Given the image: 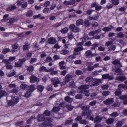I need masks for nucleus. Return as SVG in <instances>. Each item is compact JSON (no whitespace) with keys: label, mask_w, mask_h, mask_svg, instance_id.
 Listing matches in <instances>:
<instances>
[{"label":"nucleus","mask_w":127,"mask_h":127,"mask_svg":"<svg viewBox=\"0 0 127 127\" xmlns=\"http://www.w3.org/2000/svg\"><path fill=\"white\" fill-rule=\"evenodd\" d=\"M36 118L38 122L45 121V123L47 126H52V125L51 123L53 121V119L50 118H46L43 114H38Z\"/></svg>","instance_id":"f257e3e1"},{"label":"nucleus","mask_w":127,"mask_h":127,"mask_svg":"<svg viewBox=\"0 0 127 127\" xmlns=\"http://www.w3.org/2000/svg\"><path fill=\"white\" fill-rule=\"evenodd\" d=\"M124 35L123 33L121 32L118 33L117 35V37L120 38H122L124 37Z\"/></svg>","instance_id":"3c124183"},{"label":"nucleus","mask_w":127,"mask_h":127,"mask_svg":"<svg viewBox=\"0 0 127 127\" xmlns=\"http://www.w3.org/2000/svg\"><path fill=\"white\" fill-rule=\"evenodd\" d=\"M76 99H81L82 98V95L81 94H78L76 95L75 96Z\"/></svg>","instance_id":"09e8293b"},{"label":"nucleus","mask_w":127,"mask_h":127,"mask_svg":"<svg viewBox=\"0 0 127 127\" xmlns=\"http://www.w3.org/2000/svg\"><path fill=\"white\" fill-rule=\"evenodd\" d=\"M76 25L77 26L83 25L84 24L83 20L81 19H78L76 21Z\"/></svg>","instance_id":"412c9836"},{"label":"nucleus","mask_w":127,"mask_h":127,"mask_svg":"<svg viewBox=\"0 0 127 127\" xmlns=\"http://www.w3.org/2000/svg\"><path fill=\"white\" fill-rule=\"evenodd\" d=\"M99 44L97 43H95L92 45V47L91 48L92 50H95V48L98 47L99 46Z\"/></svg>","instance_id":"473e14b6"},{"label":"nucleus","mask_w":127,"mask_h":127,"mask_svg":"<svg viewBox=\"0 0 127 127\" xmlns=\"http://www.w3.org/2000/svg\"><path fill=\"white\" fill-rule=\"evenodd\" d=\"M114 119L113 118H110L107 119L106 120V122L108 124H112L114 122Z\"/></svg>","instance_id":"aec40b11"},{"label":"nucleus","mask_w":127,"mask_h":127,"mask_svg":"<svg viewBox=\"0 0 127 127\" xmlns=\"http://www.w3.org/2000/svg\"><path fill=\"white\" fill-rule=\"evenodd\" d=\"M19 47V45L17 42H16L12 45V49L11 50V52H14L16 51V49H17Z\"/></svg>","instance_id":"9d476101"},{"label":"nucleus","mask_w":127,"mask_h":127,"mask_svg":"<svg viewBox=\"0 0 127 127\" xmlns=\"http://www.w3.org/2000/svg\"><path fill=\"white\" fill-rule=\"evenodd\" d=\"M111 2L115 5H117L119 3V0H111Z\"/></svg>","instance_id":"c756f323"},{"label":"nucleus","mask_w":127,"mask_h":127,"mask_svg":"<svg viewBox=\"0 0 127 127\" xmlns=\"http://www.w3.org/2000/svg\"><path fill=\"white\" fill-rule=\"evenodd\" d=\"M73 120H67L65 122V125H71L73 123Z\"/></svg>","instance_id":"c03bdc74"},{"label":"nucleus","mask_w":127,"mask_h":127,"mask_svg":"<svg viewBox=\"0 0 127 127\" xmlns=\"http://www.w3.org/2000/svg\"><path fill=\"white\" fill-rule=\"evenodd\" d=\"M65 100L67 102L70 103L72 101V100L69 96H67L65 98Z\"/></svg>","instance_id":"4c0bfd02"},{"label":"nucleus","mask_w":127,"mask_h":127,"mask_svg":"<svg viewBox=\"0 0 127 127\" xmlns=\"http://www.w3.org/2000/svg\"><path fill=\"white\" fill-rule=\"evenodd\" d=\"M111 30V28L108 27H104L102 29L103 31L106 32L109 31H110Z\"/></svg>","instance_id":"8fccbe9b"},{"label":"nucleus","mask_w":127,"mask_h":127,"mask_svg":"<svg viewBox=\"0 0 127 127\" xmlns=\"http://www.w3.org/2000/svg\"><path fill=\"white\" fill-rule=\"evenodd\" d=\"M96 80V79L93 78L91 76L88 77L85 79L86 82L92 83Z\"/></svg>","instance_id":"4468645a"},{"label":"nucleus","mask_w":127,"mask_h":127,"mask_svg":"<svg viewBox=\"0 0 127 127\" xmlns=\"http://www.w3.org/2000/svg\"><path fill=\"white\" fill-rule=\"evenodd\" d=\"M122 93V91L121 89H117L115 91L114 94L116 96L119 97L121 95Z\"/></svg>","instance_id":"a211bd4d"},{"label":"nucleus","mask_w":127,"mask_h":127,"mask_svg":"<svg viewBox=\"0 0 127 127\" xmlns=\"http://www.w3.org/2000/svg\"><path fill=\"white\" fill-rule=\"evenodd\" d=\"M66 107L68 109L69 111L72 110L73 108V107L72 106L69 105H67Z\"/></svg>","instance_id":"6e6d98bb"},{"label":"nucleus","mask_w":127,"mask_h":127,"mask_svg":"<svg viewBox=\"0 0 127 127\" xmlns=\"http://www.w3.org/2000/svg\"><path fill=\"white\" fill-rule=\"evenodd\" d=\"M41 15L40 14H39L37 15H34L33 17V18L34 19H36L39 18L40 19H45V17L44 16H41Z\"/></svg>","instance_id":"a878e982"},{"label":"nucleus","mask_w":127,"mask_h":127,"mask_svg":"<svg viewBox=\"0 0 127 127\" xmlns=\"http://www.w3.org/2000/svg\"><path fill=\"white\" fill-rule=\"evenodd\" d=\"M109 74H106L102 75V78L104 79H107Z\"/></svg>","instance_id":"052dcab7"},{"label":"nucleus","mask_w":127,"mask_h":127,"mask_svg":"<svg viewBox=\"0 0 127 127\" xmlns=\"http://www.w3.org/2000/svg\"><path fill=\"white\" fill-rule=\"evenodd\" d=\"M47 69L45 67L43 66L40 67L39 71L40 72H42L45 71L46 72Z\"/></svg>","instance_id":"f704fd0d"},{"label":"nucleus","mask_w":127,"mask_h":127,"mask_svg":"<svg viewBox=\"0 0 127 127\" xmlns=\"http://www.w3.org/2000/svg\"><path fill=\"white\" fill-rule=\"evenodd\" d=\"M43 114L44 116H49L50 115L51 112L49 110H46L44 111Z\"/></svg>","instance_id":"cd10ccee"},{"label":"nucleus","mask_w":127,"mask_h":127,"mask_svg":"<svg viewBox=\"0 0 127 127\" xmlns=\"http://www.w3.org/2000/svg\"><path fill=\"white\" fill-rule=\"evenodd\" d=\"M30 82L31 83H34L37 82H39V81L38 78L35 76L32 75L30 78Z\"/></svg>","instance_id":"423d86ee"},{"label":"nucleus","mask_w":127,"mask_h":127,"mask_svg":"<svg viewBox=\"0 0 127 127\" xmlns=\"http://www.w3.org/2000/svg\"><path fill=\"white\" fill-rule=\"evenodd\" d=\"M114 102V99L112 98H108L103 101L104 103L107 105L111 104Z\"/></svg>","instance_id":"6e6552de"},{"label":"nucleus","mask_w":127,"mask_h":127,"mask_svg":"<svg viewBox=\"0 0 127 127\" xmlns=\"http://www.w3.org/2000/svg\"><path fill=\"white\" fill-rule=\"evenodd\" d=\"M57 42L56 39L54 37H50L48 39V42L49 44H54Z\"/></svg>","instance_id":"1a4fd4ad"},{"label":"nucleus","mask_w":127,"mask_h":127,"mask_svg":"<svg viewBox=\"0 0 127 127\" xmlns=\"http://www.w3.org/2000/svg\"><path fill=\"white\" fill-rule=\"evenodd\" d=\"M91 25L92 26L95 28L96 27L98 26V24L96 22H94L92 23Z\"/></svg>","instance_id":"69168bd1"},{"label":"nucleus","mask_w":127,"mask_h":127,"mask_svg":"<svg viewBox=\"0 0 127 127\" xmlns=\"http://www.w3.org/2000/svg\"><path fill=\"white\" fill-rule=\"evenodd\" d=\"M36 89L34 85H31L29 86V91L32 93Z\"/></svg>","instance_id":"c85d7f7f"},{"label":"nucleus","mask_w":127,"mask_h":127,"mask_svg":"<svg viewBox=\"0 0 127 127\" xmlns=\"http://www.w3.org/2000/svg\"><path fill=\"white\" fill-rule=\"evenodd\" d=\"M90 108V106L88 105L84 106L81 107L82 109L84 110L83 112L85 111L86 112L87 111L88 112L90 110H89Z\"/></svg>","instance_id":"4be33fe9"},{"label":"nucleus","mask_w":127,"mask_h":127,"mask_svg":"<svg viewBox=\"0 0 127 127\" xmlns=\"http://www.w3.org/2000/svg\"><path fill=\"white\" fill-rule=\"evenodd\" d=\"M19 62L22 65V64L25 62L26 59L25 58H23L22 59H19Z\"/></svg>","instance_id":"bf43d9fd"},{"label":"nucleus","mask_w":127,"mask_h":127,"mask_svg":"<svg viewBox=\"0 0 127 127\" xmlns=\"http://www.w3.org/2000/svg\"><path fill=\"white\" fill-rule=\"evenodd\" d=\"M120 63V62L119 60H115L114 61L112 62V64L114 65H116Z\"/></svg>","instance_id":"774afa93"},{"label":"nucleus","mask_w":127,"mask_h":127,"mask_svg":"<svg viewBox=\"0 0 127 127\" xmlns=\"http://www.w3.org/2000/svg\"><path fill=\"white\" fill-rule=\"evenodd\" d=\"M24 122L23 121L17 122L15 123L16 125L17 126H19L22 125Z\"/></svg>","instance_id":"4d7b16f0"},{"label":"nucleus","mask_w":127,"mask_h":127,"mask_svg":"<svg viewBox=\"0 0 127 127\" xmlns=\"http://www.w3.org/2000/svg\"><path fill=\"white\" fill-rule=\"evenodd\" d=\"M100 82V80L96 79V80L92 82V84L90 85V86L91 87L97 86L99 84Z\"/></svg>","instance_id":"9b49d317"},{"label":"nucleus","mask_w":127,"mask_h":127,"mask_svg":"<svg viewBox=\"0 0 127 127\" xmlns=\"http://www.w3.org/2000/svg\"><path fill=\"white\" fill-rule=\"evenodd\" d=\"M15 20L13 18H11L9 20V22L7 23V24L8 25V24L9 23V25H11L13 24L15 22Z\"/></svg>","instance_id":"37998d69"},{"label":"nucleus","mask_w":127,"mask_h":127,"mask_svg":"<svg viewBox=\"0 0 127 127\" xmlns=\"http://www.w3.org/2000/svg\"><path fill=\"white\" fill-rule=\"evenodd\" d=\"M84 25L85 26L87 27H89L90 25V22L89 21L87 20L85 21L84 22Z\"/></svg>","instance_id":"680f3d73"},{"label":"nucleus","mask_w":127,"mask_h":127,"mask_svg":"<svg viewBox=\"0 0 127 127\" xmlns=\"http://www.w3.org/2000/svg\"><path fill=\"white\" fill-rule=\"evenodd\" d=\"M17 7L14 5H12L11 7H8L6 9V10L8 11H10L16 9Z\"/></svg>","instance_id":"393cba45"},{"label":"nucleus","mask_w":127,"mask_h":127,"mask_svg":"<svg viewBox=\"0 0 127 127\" xmlns=\"http://www.w3.org/2000/svg\"><path fill=\"white\" fill-rule=\"evenodd\" d=\"M98 18L99 16L98 14H95L93 16H90L89 18V19L91 20H96L98 19Z\"/></svg>","instance_id":"f3484780"},{"label":"nucleus","mask_w":127,"mask_h":127,"mask_svg":"<svg viewBox=\"0 0 127 127\" xmlns=\"http://www.w3.org/2000/svg\"><path fill=\"white\" fill-rule=\"evenodd\" d=\"M118 115V114L116 112H114L112 113L111 114L110 116L112 117H116Z\"/></svg>","instance_id":"13d9d810"},{"label":"nucleus","mask_w":127,"mask_h":127,"mask_svg":"<svg viewBox=\"0 0 127 127\" xmlns=\"http://www.w3.org/2000/svg\"><path fill=\"white\" fill-rule=\"evenodd\" d=\"M68 30V28L67 27H65L62 29L61 30V32L63 34H64L67 33Z\"/></svg>","instance_id":"7c9ffc66"},{"label":"nucleus","mask_w":127,"mask_h":127,"mask_svg":"<svg viewBox=\"0 0 127 127\" xmlns=\"http://www.w3.org/2000/svg\"><path fill=\"white\" fill-rule=\"evenodd\" d=\"M34 67L32 66L27 67V70L28 71L32 72L34 70Z\"/></svg>","instance_id":"2f4dec72"},{"label":"nucleus","mask_w":127,"mask_h":127,"mask_svg":"<svg viewBox=\"0 0 127 127\" xmlns=\"http://www.w3.org/2000/svg\"><path fill=\"white\" fill-rule=\"evenodd\" d=\"M113 70H114V72L116 73H119L122 72L121 69L119 68L114 69Z\"/></svg>","instance_id":"de8ad7c7"},{"label":"nucleus","mask_w":127,"mask_h":127,"mask_svg":"<svg viewBox=\"0 0 127 127\" xmlns=\"http://www.w3.org/2000/svg\"><path fill=\"white\" fill-rule=\"evenodd\" d=\"M10 51H11V50L9 48H6L3 49L2 53L4 54H5Z\"/></svg>","instance_id":"49530a36"},{"label":"nucleus","mask_w":127,"mask_h":127,"mask_svg":"<svg viewBox=\"0 0 127 127\" xmlns=\"http://www.w3.org/2000/svg\"><path fill=\"white\" fill-rule=\"evenodd\" d=\"M52 85H53L52 84L48 85L47 87V89L48 91H52L53 89Z\"/></svg>","instance_id":"58836bf2"},{"label":"nucleus","mask_w":127,"mask_h":127,"mask_svg":"<svg viewBox=\"0 0 127 127\" xmlns=\"http://www.w3.org/2000/svg\"><path fill=\"white\" fill-rule=\"evenodd\" d=\"M124 120V119H123L121 121H118L115 125V126L116 127H121L124 123L123 122Z\"/></svg>","instance_id":"6ab92c4d"},{"label":"nucleus","mask_w":127,"mask_h":127,"mask_svg":"<svg viewBox=\"0 0 127 127\" xmlns=\"http://www.w3.org/2000/svg\"><path fill=\"white\" fill-rule=\"evenodd\" d=\"M37 58H31L30 60V63L31 64H33L34 63L36 62L37 61Z\"/></svg>","instance_id":"338daca9"},{"label":"nucleus","mask_w":127,"mask_h":127,"mask_svg":"<svg viewBox=\"0 0 127 127\" xmlns=\"http://www.w3.org/2000/svg\"><path fill=\"white\" fill-rule=\"evenodd\" d=\"M119 98L122 100H124L127 99V95H122L119 97Z\"/></svg>","instance_id":"603ef678"},{"label":"nucleus","mask_w":127,"mask_h":127,"mask_svg":"<svg viewBox=\"0 0 127 127\" xmlns=\"http://www.w3.org/2000/svg\"><path fill=\"white\" fill-rule=\"evenodd\" d=\"M110 94V92L109 91H104L102 93V95L103 96H106Z\"/></svg>","instance_id":"a19ab883"},{"label":"nucleus","mask_w":127,"mask_h":127,"mask_svg":"<svg viewBox=\"0 0 127 127\" xmlns=\"http://www.w3.org/2000/svg\"><path fill=\"white\" fill-rule=\"evenodd\" d=\"M22 65L19 62H17L15 63V66L16 67H22Z\"/></svg>","instance_id":"a18cd8bd"},{"label":"nucleus","mask_w":127,"mask_h":127,"mask_svg":"<svg viewBox=\"0 0 127 127\" xmlns=\"http://www.w3.org/2000/svg\"><path fill=\"white\" fill-rule=\"evenodd\" d=\"M44 89V87L42 85H38L37 87V89L40 92H42Z\"/></svg>","instance_id":"72a5a7b5"},{"label":"nucleus","mask_w":127,"mask_h":127,"mask_svg":"<svg viewBox=\"0 0 127 127\" xmlns=\"http://www.w3.org/2000/svg\"><path fill=\"white\" fill-rule=\"evenodd\" d=\"M102 9V6L98 4L95 7V9L96 11H99Z\"/></svg>","instance_id":"5fc2aeb1"},{"label":"nucleus","mask_w":127,"mask_h":127,"mask_svg":"<svg viewBox=\"0 0 127 127\" xmlns=\"http://www.w3.org/2000/svg\"><path fill=\"white\" fill-rule=\"evenodd\" d=\"M33 15V12L31 10H28L27 12L26 16L27 17H31Z\"/></svg>","instance_id":"bb28decb"},{"label":"nucleus","mask_w":127,"mask_h":127,"mask_svg":"<svg viewBox=\"0 0 127 127\" xmlns=\"http://www.w3.org/2000/svg\"><path fill=\"white\" fill-rule=\"evenodd\" d=\"M91 110L89 111L88 112L87 111L85 112V111L82 112V116H84L86 115L87 116V118H89V120H91L92 121L94 120V117L93 116H91V115L90 114L91 113Z\"/></svg>","instance_id":"39448f33"},{"label":"nucleus","mask_w":127,"mask_h":127,"mask_svg":"<svg viewBox=\"0 0 127 127\" xmlns=\"http://www.w3.org/2000/svg\"><path fill=\"white\" fill-rule=\"evenodd\" d=\"M3 62H4L6 65H9L11 64V62L9 59L7 60L6 59H3Z\"/></svg>","instance_id":"864d4df0"},{"label":"nucleus","mask_w":127,"mask_h":127,"mask_svg":"<svg viewBox=\"0 0 127 127\" xmlns=\"http://www.w3.org/2000/svg\"><path fill=\"white\" fill-rule=\"evenodd\" d=\"M89 86L88 85L83 84L79 86L78 88L79 90H86L88 89L89 88Z\"/></svg>","instance_id":"2eb2a0df"},{"label":"nucleus","mask_w":127,"mask_h":127,"mask_svg":"<svg viewBox=\"0 0 127 127\" xmlns=\"http://www.w3.org/2000/svg\"><path fill=\"white\" fill-rule=\"evenodd\" d=\"M69 28L74 32H78L80 31V29L78 27L76 26L73 24H71L69 26Z\"/></svg>","instance_id":"20e7f679"},{"label":"nucleus","mask_w":127,"mask_h":127,"mask_svg":"<svg viewBox=\"0 0 127 127\" xmlns=\"http://www.w3.org/2000/svg\"><path fill=\"white\" fill-rule=\"evenodd\" d=\"M31 94L32 93L29 91H27L24 95V96L26 98L29 97L31 96Z\"/></svg>","instance_id":"c9c22d12"},{"label":"nucleus","mask_w":127,"mask_h":127,"mask_svg":"<svg viewBox=\"0 0 127 127\" xmlns=\"http://www.w3.org/2000/svg\"><path fill=\"white\" fill-rule=\"evenodd\" d=\"M66 104L64 102L61 103L59 105V106L60 107L64 108L66 106Z\"/></svg>","instance_id":"0e129e2a"},{"label":"nucleus","mask_w":127,"mask_h":127,"mask_svg":"<svg viewBox=\"0 0 127 127\" xmlns=\"http://www.w3.org/2000/svg\"><path fill=\"white\" fill-rule=\"evenodd\" d=\"M69 52V51L68 50L65 49L63 50L60 52V53L61 54L64 55L68 53Z\"/></svg>","instance_id":"e433bc0d"},{"label":"nucleus","mask_w":127,"mask_h":127,"mask_svg":"<svg viewBox=\"0 0 127 127\" xmlns=\"http://www.w3.org/2000/svg\"><path fill=\"white\" fill-rule=\"evenodd\" d=\"M79 123L81 124L86 125L87 124V121L85 120H82L79 122Z\"/></svg>","instance_id":"e2e57ef3"},{"label":"nucleus","mask_w":127,"mask_h":127,"mask_svg":"<svg viewBox=\"0 0 127 127\" xmlns=\"http://www.w3.org/2000/svg\"><path fill=\"white\" fill-rule=\"evenodd\" d=\"M52 85L55 87H57L58 86V84H60L61 82L59 79L56 77L52 78L51 80Z\"/></svg>","instance_id":"7ed1b4c3"},{"label":"nucleus","mask_w":127,"mask_h":127,"mask_svg":"<svg viewBox=\"0 0 127 127\" xmlns=\"http://www.w3.org/2000/svg\"><path fill=\"white\" fill-rule=\"evenodd\" d=\"M126 79L125 77L124 76L120 75L116 77L115 80L121 82H123Z\"/></svg>","instance_id":"f8f14e48"},{"label":"nucleus","mask_w":127,"mask_h":127,"mask_svg":"<svg viewBox=\"0 0 127 127\" xmlns=\"http://www.w3.org/2000/svg\"><path fill=\"white\" fill-rule=\"evenodd\" d=\"M85 55L88 58H92L93 56H94L95 54L92 53V51L91 50L86 51L85 53Z\"/></svg>","instance_id":"0eeeda50"},{"label":"nucleus","mask_w":127,"mask_h":127,"mask_svg":"<svg viewBox=\"0 0 127 127\" xmlns=\"http://www.w3.org/2000/svg\"><path fill=\"white\" fill-rule=\"evenodd\" d=\"M60 109V108L58 107H54L52 110L53 112H57Z\"/></svg>","instance_id":"ea45409f"},{"label":"nucleus","mask_w":127,"mask_h":127,"mask_svg":"<svg viewBox=\"0 0 127 127\" xmlns=\"http://www.w3.org/2000/svg\"><path fill=\"white\" fill-rule=\"evenodd\" d=\"M72 75L70 74L67 75L65 78L64 81L66 83H68L71 80V78H72Z\"/></svg>","instance_id":"dca6fc26"},{"label":"nucleus","mask_w":127,"mask_h":127,"mask_svg":"<svg viewBox=\"0 0 127 127\" xmlns=\"http://www.w3.org/2000/svg\"><path fill=\"white\" fill-rule=\"evenodd\" d=\"M103 119V117L98 116H96L94 120L95 123L100 122Z\"/></svg>","instance_id":"ddd939ff"},{"label":"nucleus","mask_w":127,"mask_h":127,"mask_svg":"<svg viewBox=\"0 0 127 127\" xmlns=\"http://www.w3.org/2000/svg\"><path fill=\"white\" fill-rule=\"evenodd\" d=\"M7 94L6 92L4 90H1L0 91V99L2 97L6 96Z\"/></svg>","instance_id":"5701e85b"},{"label":"nucleus","mask_w":127,"mask_h":127,"mask_svg":"<svg viewBox=\"0 0 127 127\" xmlns=\"http://www.w3.org/2000/svg\"><path fill=\"white\" fill-rule=\"evenodd\" d=\"M19 101V98L17 97H14L12 98V99L9 101L8 104L9 106H13L16 104Z\"/></svg>","instance_id":"f03ea898"},{"label":"nucleus","mask_w":127,"mask_h":127,"mask_svg":"<svg viewBox=\"0 0 127 127\" xmlns=\"http://www.w3.org/2000/svg\"><path fill=\"white\" fill-rule=\"evenodd\" d=\"M36 119V117L35 116H31L30 118L28 119L27 121V123L30 124H31L33 120V119Z\"/></svg>","instance_id":"b1692460"},{"label":"nucleus","mask_w":127,"mask_h":127,"mask_svg":"<svg viewBox=\"0 0 127 127\" xmlns=\"http://www.w3.org/2000/svg\"><path fill=\"white\" fill-rule=\"evenodd\" d=\"M83 50V48L82 47H78L74 49V51L75 52L79 53V52L80 51L82 50Z\"/></svg>","instance_id":"79ce46f5"}]
</instances>
